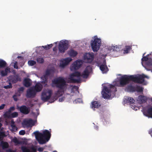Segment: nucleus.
Segmentation results:
<instances>
[{"mask_svg":"<svg viewBox=\"0 0 152 152\" xmlns=\"http://www.w3.org/2000/svg\"><path fill=\"white\" fill-rule=\"evenodd\" d=\"M18 62L17 61H15L14 65V67L15 69H18V66L17 65Z\"/></svg>","mask_w":152,"mask_h":152,"instance_id":"49530a36","label":"nucleus"},{"mask_svg":"<svg viewBox=\"0 0 152 152\" xmlns=\"http://www.w3.org/2000/svg\"><path fill=\"white\" fill-rule=\"evenodd\" d=\"M149 133L151 135L152 137V129H151L149 131Z\"/></svg>","mask_w":152,"mask_h":152,"instance_id":"4d7b16f0","label":"nucleus"},{"mask_svg":"<svg viewBox=\"0 0 152 152\" xmlns=\"http://www.w3.org/2000/svg\"><path fill=\"white\" fill-rule=\"evenodd\" d=\"M151 101H152V98H151Z\"/></svg>","mask_w":152,"mask_h":152,"instance_id":"774afa93","label":"nucleus"},{"mask_svg":"<svg viewBox=\"0 0 152 152\" xmlns=\"http://www.w3.org/2000/svg\"><path fill=\"white\" fill-rule=\"evenodd\" d=\"M18 113L16 112H15L11 114V117L12 118H14L18 117Z\"/></svg>","mask_w":152,"mask_h":152,"instance_id":"e433bc0d","label":"nucleus"},{"mask_svg":"<svg viewBox=\"0 0 152 152\" xmlns=\"http://www.w3.org/2000/svg\"><path fill=\"white\" fill-rule=\"evenodd\" d=\"M101 106V104L98 101H93L91 105V107L93 109L95 108H98Z\"/></svg>","mask_w":152,"mask_h":152,"instance_id":"4be33fe9","label":"nucleus"},{"mask_svg":"<svg viewBox=\"0 0 152 152\" xmlns=\"http://www.w3.org/2000/svg\"><path fill=\"white\" fill-rule=\"evenodd\" d=\"M22 150L23 152H36V149L34 148H32L31 150L26 147H22Z\"/></svg>","mask_w":152,"mask_h":152,"instance_id":"5701e85b","label":"nucleus"},{"mask_svg":"<svg viewBox=\"0 0 152 152\" xmlns=\"http://www.w3.org/2000/svg\"><path fill=\"white\" fill-rule=\"evenodd\" d=\"M36 62L34 60H30L28 61V64L29 65L33 66L36 64Z\"/></svg>","mask_w":152,"mask_h":152,"instance_id":"f704fd0d","label":"nucleus"},{"mask_svg":"<svg viewBox=\"0 0 152 152\" xmlns=\"http://www.w3.org/2000/svg\"><path fill=\"white\" fill-rule=\"evenodd\" d=\"M4 134L2 132H0V139L2 138Z\"/></svg>","mask_w":152,"mask_h":152,"instance_id":"864d4df0","label":"nucleus"},{"mask_svg":"<svg viewBox=\"0 0 152 152\" xmlns=\"http://www.w3.org/2000/svg\"><path fill=\"white\" fill-rule=\"evenodd\" d=\"M108 49L110 50H113V51H118L120 50V48L117 45L112 46L111 47H109Z\"/></svg>","mask_w":152,"mask_h":152,"instance_id":"c756f323","label":"nucleus"},{"mask_svg":"<svg viewBox=\"0 0 152 152\" xmlns=\"http://www.w3.org/2000/svg\"><path fill=\"white\" fill-rule=\"evenodd\" d=\"M36 92L33 88L31 87L27 91L26 96L27 98H34L36 94Z\"/></svg>","mask_w":152,"mask_h":152,"instance_id":"ddd939ff","label":"nucleus"},{"mask_svg":"<svg viewBox=\"0 0 152 152\" xmlns=\"http://www.w3.org/2000/svg\"><path fill=\"white\" fill-rule=\"evenodd\" d=\"M34 121L31 119H29L27 120L24 121L23 122V124L24 125L26 126L27 127H32L34 124Z\"/></svg>","mask_w":152,"mask_h":152,"instance_id":"6ab92c4d","label":"nucleus"},{"mask_svg":"<svg viewBox=\"0 0 152 152\" xmlns=\"http://www.w3.org/2000/svg\"><path fill=\"white\" fill-rule=\"evenodd\" d=\"M52 84L56 87L62 90L64 88L66 85V82L64 79L61 77L55 78L52 82Z\"/></svg>","mask_w":152,"mask_h":152,"instance_id":"7ed1b4c3","label":"nucleus"},{"mask_svg":"<svg viewBox=\"0 0 152 152\" xmlns=\"http://www.w3.org/2000/svg\"><path fill=\"white\" fill-rule=\"evenodd\" d=\"M0 75L2 77H4L7 75V72L4 70H2L0 73Z\"/></svg>","mask_w":152,"mask_h":152,"instance_id":"ea45409f","label":"nucleus"},{"mask_svg":"<svg viewBox=\"0 0 152 152\" xmlns=\"http://www.w3.org/2000/svg\"><path fill=\"white\" fill-rule=\"evenodd\" d=\"M125 101L126 103L131 104L134 103L135 100L132 98L128 96L125 99Z\"/></svg>","mask_w":152,"mask_h":152,"instance_id":"a878e982","label":"nucleus"},{"mask_svg":"<svg viewBox=\"0 0 152 152\" xmlns=\"http://www.w3.org/2000/svg\"><path fill=\"white\" fill-rule=\"evenodd\" d=\"M64 98H61L59 99V102H62L64 100Z\"/></svg>","mask_w":152,"mask_h":152,"instance_id":"bf43d9fd","label":"nucleus"},{"mask_svg":"<svg viewBox=\"0 0 152 152\" xmlns=\"http://www.w3.org/2000/svg\"><path fill=\"white\" fill-rule=\"evenodd\" d=\"M2 126V124L1 123H0V128Z\"/></svg>","mask_w":152,"mask_h":152,"instance_id":"0e129e2a","label":"nucleus"},{"mask_svg":"<svg viewBox=\"0 0 152 152\" xmlns=\"http://www.w3.org/2000/svg\"><path fill=\"white\" fill-rule=\"evenodd\" d=\"M131 75H124L121 77L119 79V85L115 84V86H120L124 87L126 84L129 83L130 81H131L130 78Z\"/></svg>","mask_w":152,"mask_h":152,"instance_id":"20e7f679","label":"nucleus"},{"mask_svg":"<svg viewBox=\"0 0 152 152\" xmlns=\"http://www.w3.org/2000/svg\"><path fill=\"white\" fill-rule=\"evenodd\" d=\"M52 91L51 90H49L47 92H43L42 94L41 99L45 102L48 100L51 96Z\"/></svg>","mask_w":152,"mask_h":152,"instance_id":"9b49d317","label":"nucleus"},{"mask_svg":"<svg viewBox=\"0 0 152 152\" xmlns=\"http://www.w3.org/2000/svg\"><path fill=\"white\" fill-rule=\"evenodd\" d=\"M130 78L132 81L137 83L142 84L145 81L144 77H143L142 75H131Z\"/></svg>","mask_w":152,"mask_h":152,"instance_id":"39448f33","label":"nucleus"},{"mask_svg":"<svg viewBox=\"0 0 152 152\" xmlns=\"http://www.w3.org/2000/svg\"><path fill=\"white\" fill-rule=\"evenodd\" d=\"M127 89L130 92H134L136 91L135 87L129 85L127 87Z\"/></svg>","mask_w":152,"mask_h":152,"instance_id":"7c9ffc66","label":"nucleus"},{"mask_svg":"<svg viewBox=\"0 0 152 152\" xmlns=\"http://www.w3.org/2000/svg\"><path fill=\"white\" fill-rule=\"evenodd\" d=\"M144 115L148 118H152V107H150L146 109L145 108L143 110Z\"/></svg>","mask_w":152,"mask_h":152,"instance_id":"dca6fc26","label":"nucleus"},{"mask_svg":"<svg viewBox=\"0 0 152 152\" xmlns=\"http://www.w3.org/2000/svg\"><path fill=\"white\" fill-rule=\"evenodd\" d=\"M12 85L10 82L9 83V85L4 86V88L5 89H9L12 88Z\"/></svg>","mask_w":152,"mask_h":152,"instance_id":"79ce46f5","label":"nucleus"},{"mask_svg":"<svg viewBox=\"0 0 152 152\" xmlns=\"http://www.w3.org/2000/svg\"><path fill=\"white\" fill-rule=\"evenodd\" d=\"M110 89H108L107 87H104L102 91V96L104 99L109 98L111 96V92H115L117 91L116 88L115 86L112 84L109 85Z\"/></svg>","mask_w":152,"mask_h":152,"instance_id":"f03ea898","label":"nucleus"},{"mask_svg":"<svg viewBox=\"0 0 152 152\" xmlns=\"http://www.w3.org/2000/svg\"><path fill=\"white\" fill-rule=\"evenodd\" d=\"M72 60L70 58H67L62 60L60 64V66L64 68Z\"/></svg>","mask_w":152,"mask_h":152,"instance_id":"f3484780","label":"nucleus"},{"mask_svg":"<svg viewBox=\"0 0 152 152\" xmlns=\"http://www.w3.org/2000/svg\"><path fill=\"white\" fill-rule=\"evenodd\" d=\"M36 138L39 143L40 144H45L50 140L51 134L48 130H45L43 133H40L38 131L34 132Z\"/></svg>","mask_w":152,"mask_h":152,"instance_id":"f257e3e1","label":"nucleus"},{"mask_svg":"<svg viewBox=\"0 0 152 152\" xmlns=\"http://www.w3.org/2000/svg\"><path fill=\"white\" fill-rule=\"evenodd\" d=\"M30 81L31 80L29 78L25 79L23 82L24 85L26 87H29L31 85Z\"/></svg>","mask_w":152,"mask_h":152,"instance_id":"b1692460","label":"nucleus"},{"mask_svg":"<svg viewBox=\"0 0 152 152\" xmlns=\"http://www.w3.org/2000/svg\"><path fill=\"white\" fill-rule=\"evenodd\" d=\"M42 47L45 49V50H48V47H47V45H45V46H42Z\"/></svg>","mask_w":152,"mask_h":152,"instance_id":"13d9d810","label":"nucleus"},{"mask_svg":"<svg viewBox=\"0 0 152 152\" xmlns=\"http://www.w3.org/2000/svg\"><path fill=\"white\" fill-rule=\"evenodd\" d=\"M7 152H15L14 151L10 149H7L6 150Z\"/></svg>","mask_w":152,"mask_h":152,"instance_id":"6e6d98bb","label":"nucleus"},{"mask_svg":"<svg viewBox=\"0 0 152 152\" xmlns=\"http://www.w3.org/2000/svg\"><path fill=\"white\" fill-rule=\"evenodd\" d=\"M14 125H15V122L14 121V120L12 119L11 120V126L12 127Z\"/></svg>","mask_w":152,"mask_h":152,"instance_id":"8fccbe9b","label":"nucleus"},{"mask_svg":"<svg viewBox=\"0 0 152 152\" xmlns=\"http://www.w3.org/2000/svg\"><path fill=\"white\" fill-rule=\"evenodd\" d=\"M7 65V63L4 61L0 59V67L4 68Z\"/></svg>","mask_w":152,"mask_h":152,"instance_id":"2f4dec72","label":"nucleus"},{"mask_svg":"<svg viewBox=\"0 0 152 152\" xmlns=\"http://www.w3.org/2000/svg\"><path fill=\"white\" fill-rule=\"evenodd\" d=\"M52 72V69H47L45 71V74L41 77L42 83V85H44V86H45L47 85L48 77L50 75L51 72Z\"/></svg>","mask_w":152,"mask_h":152,"instance_id":"1a4fd4ad","label":"nucleus"},{"mask_svg":"<svg viewBox=\"0 0 152 152\" xmlns=\"http://www.w3.org/2000/svg\"><path fill=\"white\" fill-rule=\"evenodd\" d=\"M4 71H6V72H7V74H8V71H10V69L8 68H6L5 70H4Z\"/></svg>","mask_w":152,"mask_h":152,"instance_id":"5fc2aeb1","label":"nucleus"},{"mask_svg":"<svg viewBox=\"0 0 152 152\" xmlns=\"http://www.w3.org/2000/svg\"><path fill=\"white\" fill-rule=\"evenodd\" d=\"M80 76H81L80 73L78 72H75L70 75L69 79L71 83H80L81 81L80 78L75 79H74V77H79Z\"/></svg>","mask_w":152,"mask_h":152,"instance_id":"6e6552de","label":"nucleus"},{"mask_svg":"<svg viewBox=\"0 0 152 152\" xmlns=\"http://www.w3.org/2000/svg\"><path fill=\"white\" fill-rule=\"evenodd\" d=\"M25 134V132L24 130L20 131L19 132V134L20 135H24Z\"/></svg>","mask_w":152,"mask_h":152,"instance_id":"a18cd8bd","label":"nucleus"},{"mask_svg":"<svg viewBox=\"0 0 152 152\" xmlns=\"http://www.w3.org/2000/svg\"><path fill=\"white\" fill-rule=\"evenodd\" d=\"M1 145L3 149L7 148L9 146V145L7 142L3 141L1 142Z\"/></svg>","mask_w":152,"mask_h":152,"instance_id":"c85d7f7f","label":"nucleus"},{"mask_svg":"<svg viewBox=\"0 0 152 152\" xmlns=\"http://www.w3.org/2000/svg\"><path fill=\"white\" fill-rule=\"evenodd\" d=\"M12 131L15 132L17 130V128L15 126V125L13 126H12Z\"/></svg>","mask_w":152,"mask_h":152,"instance_id":"c03bdc74","label":"nucleus"},{"mask_svg":"<svg viewBox=\"0 0 152 152\" xmlns=\"http://www.w3.org/2000/svg\"><path fill=\"white\" fill-rule=\"evenodd\" d=\"M68 48V42L65 40L61 41L58 45V50L61 53H64Z\"/></svg>","mask_w":152,"mask_h":152,"instance_id":"0eeeda50","label":"nucleus"},{"mask_svg":"<svg viewBox=\"0 0 152 152\" xmlns=\"http://www.w3.org/2000/svg\"><path fill=\"white\" fill-rule=\"evenodd\" d=\"M132 49V46H126L124 50L125 53H128L130 50Z\"/></svg>","mask_w":152,"mask_h":152,"instance_id":"473e14b6","label":"nucleus"},{"mask_svg":"<svg viewBox=\"0 0 152 152\" xmlns=\"http://www.w3.org/2000/svg\"><path fill=\"white\" fill-rule=\"evenodd\" d=\"M150 70L151 71V72H152V69H151Z\"/></svg>","mask_w":152,"mask_h":152,"instance_id":"338daca9","label":"nucleus"},{"mask_svg":"<svg viewBox=\"0 0 152 152\" xmlns=\"http://www.w3.org/2000/svg\"><path fill=\"white\" fill-rule=\"evenodd\" d=\"M85 59H87L89 62H91L94 59V56L90 53H88L85 57Z\"/></svg>","mask_w":152,"mask_h":152,"instance_id":"cd10ccee","label":"nucleus"},{"mask_svg":"<svg viewBox=\"0 0 152 152\" xmlns=\"http://www.w3.org/2000/svg\"><path fill=\"white\" fill-rule=\"evenodd\" d=\"M68 53L71 57H74L77 55V51L72 49L69 51Z\"/></svg>","mask_w":152,"mask_h":152,"instance_id":"bb28decb","label":"nucleus"},{"mask_svg":"<svg viewBox=\"0 0 152 152\" xmlns=\"http://www.w3.org/2000/svg\"><path fill=\"white\" fill-rule=\"evenodd\" d=\"M24 88L23 87H21L19 88L18 90V92L20 94L19 96L20 95V94L21 93L23 92L24 90Z\"/></svg>","mask_w":152,"mask_h":152,"instance_id":"a19ab883","label":"nucleus"},{"mask_svg":"<svg viewBox=\"0 0 152 152\" xmlns=\"http://www.w3.org/2000/svg\"><path fill=\"white\" fill-rule=\"evenodd\" d=\"M149 55L148 54L145 56H144L143 57V58H142V61H147L148 60V59L149 58L148 56Z\"/></svg>","mask_w":152,"mask_h":152,"instance_id":"58836bf2","label":"nucleus"},{"mask_svg":"<svg viewBox=\"0 0 152 152\" xmlns=\"http://www.w3.org/2000/svg\"><path fill=\"white\" fill-rule=\"evenodd\" d=\"M101 44V40L99 39L95 38L91 44L92 49L94 52H97L99 50Z\"/></svg>","mask_w":152,"mask_h":152,"instance_id":"423d86ee","label":"nucleus"},{"mask_svg":"<svg viewBox=\"0 0 152 152\" xmlns=\"http://www.w3.org/2000/svg\"><path fill=\"white\" fill-rule=\"evenodd\" d=\"M142 75L143 76V77H144V78H148V77L146 75H145L144 74H142Z\"/></svg>","mask_w":152,"mask_h":152,"instance_id":"052dcab7","label":"nucleus"},{"mask_svg":"<svg viewBox=\"0 0 152 152\" xmlns=\"http://www.w3.org/2000/svg\"><path fill=\"white\" fill-rule=\"evenodd\" d=\"M82 61L81 60H78L75 61L71 65L70 69L72 71L77 70L80 68L82 65Z\"/></svg>","mask_w":152,"mask_h":152,"instance_id":"9d476101","label":"nucleus"},{"mask_svg":"<svg viewBox=\"0 0 152 152\" xmlns=\"http://www.w3.org/2000/svg\"><path fill=\"white\" fill-rule=\"evenodd\" d=\"M17 109L19 110L21 113L25 115L28 114L30 111L29 107L24 105L20 107L17 106Z\"/></svg>","mask_w":152,"mask_h":152,"instance_id":"f8f14e48","label":"nucleus"},{"mask_svg":"<svg viewBox=\"0 0 152 152\" xmlns=\"http://www.w3.org/2000/svg\"><path fill=\"white\" fill-rule=\"evenodd\" d=\"M44 150V148L42 147H39L38 149V151L39 152H42Z\"/></svg>","mask_w":152,"mask_h":152,"instance_id":"de8ad7c7","label":"nucleus"},{"mask_svg":"<svg viewBox=\"0 0 152 152\" xmlns=\"http://www.w3.org/2000/svg\"><path fill=\"white\" fill-rule=\"evenodd\" d=\"M15 109V107H11L9 109L8 111L6 112L4 114V115L5 117H9L10 116V113L14 111Z\"/></svg>","mask_w":152,"mask_h":152,"instance_id":"393cba45","label":"nucleus"},{"mask_svg":"<svg viewBox=\"0 0 152 152\" xmlns=\"http://www.w3.org/2000/svg\"><path fill=\"white\" fill-rule=\"evenodd\" d=\"M32 88H33L34 89L36 92L40 91L42 88V85L39 83H37Z\"/></svg>","mask_w":152,"mask_h":152,"instance_id":"aec40b11","label":"nucleus"},{"mask_svg":"<svg viewBox=\"0 0 152 152\" xmlns=\"http://www.w3.org/2000/svg\"><path fill=\"white\" fill-rule=\"evenodd\" d=\"M12 141L15 143L19 144V142L18 140L16 137H15L12 140Z\"/></svg>","mask_w":152,"mask_h":152,"instance_id":"37998d69","label":"nucleus"},{"mask_svg":"<svg viewBox=\"0 0 152 152\" xmlns=\"http://www.w3.org/2000/svg\"><path fill=\"white\" fill-rule=\"evenodd\" d=\"M146 64L149 66H152V58H149L146 62Z\"/></svg>","mask_w":152,"mask_h":152,"instance_id":"c9c22d12","label":"nucleus"},{"mask_svg":"<svg viewBox=\"0 0 152 152\" xmlns=\"http://www.w3.org/2000/svg\"><path fill=\"white\" fill-rule=\"evenodd\" d=\"M5 105L4 104H1L0 106V110H2V109H3Z\"/></svg>","mask_w":152,"mask_h":152,"instance_id":"3c124183","label":"nucleus"},{"mask_svg":"<svg viewBox=\"0 0 152 152\" xmlns=\"http://www.w3.org/2000/svg\"><path fill=\"white\" fill-rule=\"evenodd\" d=\"M91 69L92 68L90 66H87L81 75V77L84 78H87L88 76Z\"/></svg>","mask_w":152,"mask_h":152,"instance_id":"4468645a","label":"nucleus"},{"mask_svg":"<svg viewBox=\"0 0 152 152\" xmlns=\"http://www.w3.org/2000/svg\"><path fill=\"white\" fill-rule=\"evenodd\" d=\"M9 80L12 83H16L18 81H21V78L17 75H12L9 77Z\"/></svg>","mask_w":152,"mask_h":152,"instance_id":"2eb2a0df","label":"nucleus"},{"mask_svg":"<svg viewBox=\"0 0 152 152\" xmlns=\"http://www.w3.org/2000/svg\"><path fill=\"white\" fill-rule=\"evenodd\" d=\"M37 62L39 63H42L44 61V59L42 58H38L37 59Z\"/></svg>","mask_w":152,"mask_h":152,"instance_id":"4c0bfd02","label":"nucleus"},{"mask_svg":"<svg viewBox=\"0 0 152 152\" xmlns=\"http://www.w3.org/2000/svg\"><path fill=\"white\" fill-rule=\"evenodd\" d=\"M53 45L52 44H49V45H47V47H48V49H49L50 48L53 46Z\"/></svg>","mask_w":152,"mask_h":152,"instance_id":"603ef678","label":"nucleus"},{"mask_svg":"<svg viewBox=\"0 0 152 152\" xmlns=\"http://www.w3.org/2000/svg\"><path fill=\"white\" fill-rule=\"evenodd\" d=\"M17 58H22V57L21 56H18Z\"/></svg>","mask_w":152,"mask_h":152,"instance_id":"e2e57ef3","label":"nucleus"},{"mask_svg":"<svg viewBox=\"0 0 152 152\" xmlns=\"http://www.w3.org/2000/svg\"><path fill=\"white\" fill-rule=\"evenodd\" d=\"M136 91L138 92H142L143 91V88L142 87H140L139 86H137L135 87Z\"/></svg>","mask_w":152,"mask_h":152,"instance_id":"72a5a7b5","label":"nucleus"},{"mask_svg":"<svg viewBox=\"0 0 152 152\" xmlns=\"http://www.w3.org/2000/svg\"><path fill=\"white\" fill-rule=\"evenodd\" d=\"M56 50H57V49H56V47H54V48H53V51H56Z\"/></svg>","mask_w":152,"mask_h":152,"instance_id":"680f3d73","label":"nucleus"},{"mask_svg":"<svg viewBox=\"0 0 152 152\" xmlns=\"http://www.w3.org/2000/svg\"><path fill=\"white\" fill-rule=\"evenodd\" d=\"M53 152H57L56 151H54Z\"/></svg>","mask_w":152,"mask_h":152,"instance_id":"69168bd1","label":"nucleus"},{"mask_svg":"<svg viewBox=\"0 0 152 152\" xmlns=\"http://www.w3.org/2000/svg\"><path fill=\"white\" fill-rule=\"evenodd\" d=\"M137 100L140 104L145 103L147 101L146 97L144 96L140 95L137 98Z\"/></svg>","mask_w":152,"mask_h":152,"instance_id":"412c9836","label":"nucleus"},{"mask_svg":"<svg viewBox=\"0 0 152 152\" xmlns=\"http://www.w3.org/2000/svg\"><path fill=\"white\" fill-rule=\"evenodd\" d=\"M13 97L15 101H17L18 100V99L17 98V96L16 95H14L13 96Z\"/></svg>","mask_w":152,"mask_h":152,"instance_id":"09e8293b","label":"nucleus"},{"mask_svg":"<svg viewBox=\"0 0 152 152\" xmlns=\"http://www.w3.org/2000/svg\"><path fill=\"white\" fill-rule=\"evenodd\" d=\"M99 68L103 73H106L109 70L106 64V61L105 60L103 61L102 64L100 65Z\"/></svg>","mask_w":152,"mask_h":152,"instance_id":"a211bd4d","label":"nucleus"}]
</instances>
